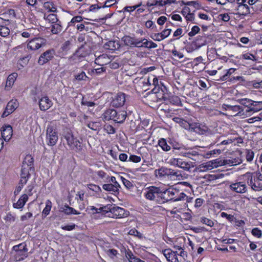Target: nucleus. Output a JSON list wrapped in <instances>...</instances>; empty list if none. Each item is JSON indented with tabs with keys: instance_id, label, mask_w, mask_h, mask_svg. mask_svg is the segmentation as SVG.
<instances>
[{
	"instance_id": "30",
	"label": "nucleus",
	"mask_w": 262,
	"mask_h": 262,
	"mask_svg": "<svg viewBox=\"0 0 262 262\" xmlns=\"http://www.w3.org/2000/svg\"><path fill=\"white\" fill-rule=\"evenodd\" d=\"M102 188L105 191L112 192V193H118L119 190L118 188H117L116 186H114V184L111 183L103 184Z\"/></svg>"
},
{
	"instance_id": "58",
	"label": "nucleus",
	"mask_w": 262,
	"mask_h": 262,
	"mask_svg": "<svg viewBox=\"0 0 262 262\" xmlns=\"http://www.w3.org/2000/svg\"><path fill=\"white\" fill-rule=\"evenodd\" d=\"M171 31V29L166 28L164 29L162 32H161L163 39L168 37L170 35Z\"/></svg>"
},
{
	"instance_id": "9",
	"label": "nucleus",
	"mask_w": 262,
	"mask_h": 262,
	"mask_svg": "<svg viewBox=\"0 0 262 262\" xmlns=\"http://www.w3.org/2000/svg\"><path fill=\"white\" fill-rule=\"evenodd\" d=\"M160 198L161 200V203H163L168 201H173L176 194H178V191L174 189H167L164 191H161Z\"/></svg>"
},
{
	"instance_id": "25",
	"label": "nucleus",
	"mask_w": 262,
	"mask_h": 262,
	"mask_svg": "<svg viewBox=\"0 0 262 262\" xmlns=\"http://www.w3.org/2000/svg\"><path fill=\"white\" fill-rule=\"evenodd\" d=\"M173 120L179 123L182 127L189 130L191 123H189L187 121L179 117H174Z\"/></svg>"
},
{
	"instance_id": "32",
	"label": "nucleus",
	"mask_w": 262,
	"mask_h": 262,
	"mask_svg": "<svg viewBox=\"0 0 262 262\" xmlns=\"http://www.w3.org/2000/svg\"><path fill=\"white\" fill-rule=\"evenodd\" d=\"M43 8L49 12H56L57 9L54 3L52 2H46L43 3Z\"/></svg>"
},
{
	"instance_id": "43",
	"label": "nucleus",
	"mask_w": 262,
	"mask_h": 262,
	"mask_svg": "<svg viewBox=\"0 0 262 262\" xmlns=\"http://www.w3.org/2000/svg\"><path fill=\"white\" fill-rule=\"evenodd\" d=\"M252 177H253L254 181H262V174L259 172H256L254 173H251Z\"/></svg>"
},
{
	"instance_id": "39",
	"label": "nucleus",
	"mask_w": 262,
	"mask_h": 262,
	"mask_svg": "<svg viewBox=\"0 0 262 262\" xmlns=\"http://www.w3.org/2000/svg\"><path fill=\"white\" fill-rule=\"evenodd\" d=\"M87 187L90 190L95 192L97 194H100L102 191L101 188L96 184H89L87 185Z\"/></svg>"
},
{
	"instance_id": "5",
	"label": "nucleus",
	"mask_w": 262,
	"mask_h": 262,
	"mask_svg": "<svg viewBox=\"0 0 262 262\" xmlns=\"http://www.w3.org/2000/svg\"><path fill=\"white\" fill-rule=\"evenodd\" d=\"M63 137L67 141L68 145L69 146L72 150L75 151H79L80 149V143L75 138L73 135L72 132L67 129L63 132L62 135Z\"/></svg>"
},
{
	"instance_id": "40",
	"label": "nucleus",
	"mask_w": 262,
	"mask_h": 262,
	"mask_svg": "<svg viewBox=\"0 0 262 262\" xmlns=\"http://www.w3.org/2000/svg\"><path fill=\"white\" fill-rule=\"evenodd\" d=\"M62 30L61 26L57 23H55L52 25L51 32L53 34H57Z\"/></svg>"
},
{
	"instance_id": "11",
	"label": "nucleus",
	"mask_w": 262,
	"mask_h": 262,
	"mask_svg": "<svg viewBox=\"0 0 262 262\" xmlns=\"http://www.w3.org/2000/svg\"><path fill=\"white\" fill-rule=\"evenodd\" d=\"M152 86L154 88H152L150 92H147V94L150 92L154 94L161 93L163 95L168 94L169 91L168 88L164 85L163 83H152Z\"/></svg>"
},
{
	"instance_id": "63",
	"label": "nucleus",
	"mask_w": 262,
	"mask_h": 262,
	"mask_svg": "<svg viewBox=\"0 0 262 262\" xmlns=\"http://www.w3.org/2000/svg\"><path fill=\"white\" fill-rule=\"evenodd\" d=\"M75 228V225L74 224L72 225H66V226H62L61 227V228L63 230H68V231L72 230L74 229Z\"/></svg>"
},
{
	"instance_id": "2",
	"label": "nucleus",
	"mask_w": 262,
	"mask_h": 262,
	"mask_svg": "<svg viewBox=\"0 0 262 262\" xmlns=\"http://www.w3.org/2000/svg\"><path fill=\"white\" fill-rule=\"evenodd\" d=\"M126 116L127 113L126 111H117L113 109L107 110L102 115V117L104 121L112 120L119 123H122L125 120Z\"/></svg>"
},
{
	"instance_id": "19",
	"label": "nucleus",
	"mask_w": 262,
	"mask_h": 262,
	"mask_svg": "<svg viewBox=\"0 0 262 262\" xmlns=\"http://www.w3.org/2000/svg\"><path fill=\"white\" fill-rule=\"evenodd\" d=\"M122 40L124 42L125 46L138 47L142 41L130 36H125L122 38Z\"/></svg>"
},
{
	"instance_id": "24",
	"label": "nucleus",
	"mask_w": 262,
	"mask_h": 262,
	"mask_svg": "<svg viewBox=\"0 0 262 262\" xmlns=\"http://www.w3.org/2000/svg\"><path fill=\"white\" fill-rule=\"evenodd\" d=\"M33 162L34 159L33 157L31 155H28L24 158L22 166L31 167L32 169H34L33 167Z\"/></svg>"
},
{
	"instance_id": "6",
	"label": "nucleus",
	"mask_w": 262,
	"mask_h": 262,
	"mask_svg": "<svg viewBox=\"0 0 262 262\" xmlns=\"http://www.w3.org/2000/svg\"><path fill=\"white\" fill-rule=\"evenodd\" d=\"M160 195H162L161 189L155 186L149 187L144 193V196L147 199L155 201L160 204L161 202Z\"/></svg>"
},
{
	"instance_id": "59",
	"label": "nucleus",
	"mask_w": 262,
	"mask_h": 262,
	"mask_svg": "<svg viewBox=\"0 0 262 262\" xmlns=\"http://www.w3.org/2000/svg\"><path fill=\"white\" fill-rule=\"evenodd\" d=\"M117 254L118 251L115 249H110L107 251V254L111 258H114Z\"/></svg>"
},
{
	"instance_id": "38",
	"label": "nucleus",
	"mask_w": 262,
	"mask_h": 262,
	"mask_svg": "<svg viewBox=\"0 0 262 262\" xmlns=\"http://www.w3.org/2000/svg\"><path fill=\"white\" fill-rule=\"evenodd\" d=\"M52 208V202L49 200H48L46 202V207L42 211V214H44L45 216L48 215Z\"/></svg>"
},
{
	"instance_id": "1",
	"label": "nucleus",
	"mask_w": 262,
	"mask_h": 262,
	"mask_svg": "<svg viewBox=\"0 0 262 262\" xmlns=\"http://www.w3.org/2000/svg\"><path fill=\"white\" fill-rule=\"evenodd\" d=\"M102 211L108 213L109 217L120 219L129 215V211L124 208L118 207L115 204H108L102 208Z\"/></svg>"
},
{
	"instance_id": "34",
	"label": "nucleus",
	"mask_w": 262,
	"mask_h": 262,
	"mask_svg": "<svg viewBox=\"0 0 262 262\" xmlns=\"http://www.w3.org/2000/svg\"><path fill=\"white\" fill-rule=\"evenodd\" d=\"M168 170H169V168L162 167L158 169L155 170V172L156 174H158L159 176V177H165V176L168 177V175L169 173Z\"/></svg>"
},
{
	"instance_id": "47",
	"label": "nucleus",
	"mask_w": 262,
	"mask_h": 262,
	"mask_svg": "<svg viewBox=\"0 0 262 262\" xmlns=\"http://www.w3.org/2000/svg\"><path fill=\"white\" fill-rule=\"evenodd\" d=\"M46 19L51 22L52 24H55L58 21L57 15L54 14H50L47 16Z\"/></svg>"
},
{
	"instance_id": "61",
	"label": "nucleus",
	"mask_w": 262,
	"mask_h": 262,
	"mask_svg": "<svg viewBox=\"0 0 262 262\" xmlns=\"http://www.w3.org/2000/svg\"><path fill=\"white\" fill-rule=\"evenodd\" d=\"M106 70V68H104V67H101V68H98V69H94L92 71V72L94 74H101L102 72H105Z\"/></svg>"
},
{
	"instance_id": "26",
	"label": "nucleus",
	"mask_w": 262,
	"mask_h": 262,
	"mask_svg": "<svg viewBox=\"0 0 262 262\" xmlns=\"http://www.w3.org/2000/svg\"><path fill=\"white\" fill-rule=\"evenodd\" d=\"M95 62L98 64L103 66L109 63V58L107 55L102 54L96 58Z\"/></svg>"
},
{
	"instance_id": "41",
	"label": "nucleus",
	"mask_w": 262,
	"mask_h": 262,
	"mask_svg": "<svg viewBox=\"0 0 262 262\" xmlns=\"http://www.w3.org/2000/svg\"><path fill=\"white\" fill-rule=\"evenodd\" d=\"M10 31L7 26H0V35L6 37L10 34Z\"/></svg>"
},
{
	"instance_id": "48",
	"label": "nucleus",
	"mask_w": 262,
	"mask_h": 262,
	"mask_svg": "<svg viewBox=\"0 0 262 262\" xmlns=\"http://www.w3.org/2000/svg\"><path fill=\"white\" fill-rule=\"evenodd\" d=\"M128 234L129 235L138 237L140 238L142 237V234L135 228L130 229L128 232Z\"/></svg>"
},
{
	"instance_id": "3",
	"label": "nucleus",
	"mask_w": 262,
	"mask_h": 262,
	"mask_svg": "<svg viewBox=\"0 0 262 262\" xmlns=\"http://www.w3.org/2000/svg\"><path fill=\"white\" fill-rule=\"evenodd\" d=\"M189 130L195 132L200 135L206 134L207 136H213L215 138V140L211 144L212 145L217 143L221 138V136H220L217 133L213 134L207 126L199 123H191Z\"/></svg>"
},
{
	"instance_id": "50",
	"label": "nucleus",
	"mask_w": 262,
	"mask_h": 262,
	"mask_svg": "<svg viewBox=\"0 0 262 262\" xmlns=\"http://www.w3.org/2000/svg\"><path fill=\"white\" fill-rule=\"evenodd\" d=\"M200 30V29L198 26H194L192 28L191 31L188 33V35L190 37L193 36L199 33Z\"/></svg>"
},
{
	"instance_id": "52",
	"label": "nucleus",
	"mask_w": 262,
	"mask_h": 262,
	"mask_svg": "<svg viewBox=\"0 0 262 262\" xmlns=\"http://www.w3.org/2000/svg\"><path fill=\"white\" fill-rule=\"evenodd\" d=\"M17 77V73L15 72L13 73L8 76L6 82H15Z\"/></svg>"
},
{
	"instance_id": "42",
	"label": "nucleus",
	"mask_w": 262,
	"mask_h": 262,
	"mask_svg": "<svg viewBox=\"0 0 262 262\" xmlns=\"http://www.w3.org/2000/svg\"><path fill=\"white\" fill-rule=\"evenodd\" d=\"M201 222L203 224H206L210 227H213L214 225V223L212 220H211L207 217H201Z\"/></svg>"
},
{
	"instance_id": "28",
	"label": "nucleus",
	"mask_w": 262,
	"mask_h": 262,
	"mask_svg": "<svg viewBox=\"0 0 262 262\" xmlns=\"http://www.w3.org/2000/svg\"><path fill=\"white\" fill-rule=\"evenodd\" d=\"M104 46L106 49L111 50H115L118 49L120 47V45L118 41H109L107 43L104 45Z\"/></svg>"
},
{
	"instance_id": "62",
	"label": "nucleus",
	"mask_w": 262,
	"mask_h": 262,
	"mask_svg": "<svg viewBox=\"0 0 262 262\" xmlns=\"http://www.w3.org/2000/svg\"><path fill=\"white\" fill-rule=\"evenodd\" d=\"M105 129L108 134H114L116 132L115 128L111 125L105 126Z\"/></svg>"
},
{
	"instance_id": "12",
	"label": "nucleus",
	"mask_w": 262,
	"mask_h": 262,
	"mask_svg": "<svg viewBox=\"0 0 262 262\" xmlns=\"http://www.w3.org/2000/svg\"><path fill=\"white\" fill-rule=\"evenodd\" d=\"M245 176L247 178V183L253 190L259 191L262 190V183L259 181H254L251 172H247Z\"/></svg>"
},
{
	"instance_id": "55",
	"label": "nucleus",
	"mask_w": 262,
	"mask_h": 262,
	"mask_svg": "<svg viewBox=\"0 0 262 262\" xmlns=\"http://www.w3.org/2000/svg\"><path fill=\"white\" fill-rule=\"evenodd\" d=\"M151 38L154 40L160 41L163 39L161 33H155L151 36Z\"/></svg>"
},
{
	"instance_id": "44",
	"label": "nucleus",
	"mask_w": 262,
	"mask_h": 262,
	"mask_svg": "<svg viewBox=\"0 0 262 262\" xmlns=\"http://www.w3.org/2000/svg\"><path fill=\"white\" fill-rule=\"evenodd\" d=\"M88 126L94 130H97L100 127V123L99 122H90L88 124Z\"/></svg>"
},
{
	"instance_id": "16",
	"label": "nucleus",
	"mask_w": 262,
	"mask_h": 262,
	"mask_svg": "<svg viewBox=\"0 0 262 262\" xmlns=\"http://www.w3.org/2000/svg\"><path fill=\"white\" fill-rule=\"evenodd\" d=\"M2 137L3 141H9L13 135L12 127L10 125H5L1 128Z\"/></svg>"
},
{
	"instance_id": "23",
	"label": "nucleus",
	"mask_w": 262,
	"mask_h": 262,
	"mask_svg": "<svg viewBox=\"0 0 262 262\" xmlns=\"http://www.w3.org/2000/svg\"><path fill=\"white\" fill-rule=\"evenodd\" d=\"M28 200L27 194H23L16 203H13V207L17 209H21L25 205Z\"/></svg>"
},
{
	"instance_id": "17",
	"label": "nucleus",
	"mask_w": 262,
	"mask_h": 262,
	"mask_svg": "<svg viewBox=\"0 0 262 262\" xmlns=\"http://www.w3.org/2000/svg\"><path fill=\"white\" fill-rule=\"evenodd\" d=\"M125 102V94L119 93L112 100L111 103L113 106L119 107L122 106Z\"/></svg>"
},
{
	"instance_id": "36",
	"label": "nucleus",
	"mask_w": 262,
	"mask_h": 262,
	"mask_svg": "<svg viewBox=\"0 0 262 262\" xmlns=\"http://www.w3.org/2000/svg\"><path fill=\"white\" fill-rule=\"evenodd\" d=\"M242 160L239 158H232L231 159L226 160L224 163L226 164H230L231 165H236L242 163Z\"/></svg>"
},
{
	"instance_id": "20",
	"label": "nucleus",
	"mask_w": 262,
	"mask_h": 262,
	"mask_svg": "<svg viewBox=\"0 0 262 262\" xmlns=\"http://www.w3.org/2000/svg\"><path fill=\"white\" fill-rule=\"evenodd\" d=\"M52 105V101L47 96L42 97L39 101V108L41 111L48 110Z\"/></svg>"
},
{
	"instance_id": "15",
	"label": "nucleus",
	"mask_w": 262,
	"mask_h": 262,
	"mask_svg": "<svg viewBox=\"0 0 262 262\" xmlns=\"http://www.w3.org/2000/svg\"><path fill=\"white\" fill-rule=\"evenodd\" d=\"M18 103L16 100H11L7 104L5 110L2 114L3 117H6L13 113L18 107Z\"/></svg>"
},
{
	"instance_id": "27",
	"label": "nucleus",
	"mask_w": 262,
	"mask_h": 262,
	"mask_svg": "<svg viewBox=\"0 0 262 262\" xmlns=\"http://www.w3.org/2000/svg\"><path fill=\"white\" fill-rule=\"evenodd\" d=\"M168 177H170L171 179L176 178L177 179L180 180L182 179L183 176L180 170H176L172 169L169 168Z\"/></svg>"
},
{
	"instance_id": "7",
	"label": "nucleus",
	"mask_w": 262,
	"mask_h": 262,
	"mask_svg": "<svg viewBox=\"0 0 262 262\" xmlns=\"http://www.w3.org/2000/svg\"><path fill=\"white\" fill-rule=\"evenodd\" d=\"M47 144L53 146L55 145L58 139L57 132L51 125H48L46 130Z\"/></svg>"
},
{
	"instance_id": "45",
	"label": "nucleus",
	"mask_w": 262,
	"mask_h": 262,
	"mask_svg": "<svg viewBox=\"0 0 262 262\" xmlns=\"http://www.w3.org/2000/svg\"><path fill=\"white\" fill-rule=\"evenodd\" d=\"M4 220L6 221V222L11 223L15 221V217L11 213H8L4 217Z\"/></svg>"
},
{
	"instance_id": "14",
	"label": "nucleus",
	"mask_w": 262,
	"mask_h": 262,
	"mask_svg": "<svg viewBox=\"0 0 262 262\" xmlns=\"http://www.w3.org/2000/svg\"><path fill=\"white\" fill-rule=\"evenodd\" d=\"M230 189L238 193H244L247 190V186L243 182L232 183L229 186Z\"/></svg>"
},
{
	"instance_id": "22",
	"label": "nucleus",
	"mask_w": 262,
	"mask_h": 262,
	"mask_svg": "<svg viewBox=\"0 0 262 262\" xmlns=\"http://www.w3.org/2000/svg\"><path fill=\"white\" fill-rule=\"evenodd\" d=\"M59 211L63 212L66 215L71 214H80V213L76 210L73 208L70 207L68 205L66 204L63 206H61L59 208Z\"/></svg>"
},
{
	"instance_id": "56",
	"label": "nucleus",
	"mask_w": 262,
	"mask_h": 262,
	"mask_svg": "<svg viewBox=\"0 0 262 262\" xmlns=\"http://www.w3.org/2000/svg\"><path fill=\"white\" fill-rule=\"evenodd\" d=\"M122 181L124 184V185L127 188L130 189L131 187L133 186L131 182L129 180L125 179V178L121 177Z\"/></svg>"
},
{
	"instance_id": "31",
	"label": "nucleus",
	"mask_w": 262,
	"mask_h": 262,
	"mask_svg": "<svg viewBox=\"0 0 262 262\" xmlns=\"http://www.w3.org/2000/svg\"><path fill=\"white\" fill-rule=\"evenodd\" d=\"M34 169H32L31 167H23L21 169L20 176L27 177L30 178L31 176L30 172H34Z\"/></svg>"
},
{
	"instance_id": "33",
	"label": "nucleus",
	"mask_w": 262,
	"mask_h": 262,
	"mask_svg": "<svg viewBox=\"0 0 262 262\" xmlns=\"http://www.w3.org/2000/svg\"><path fill=\"white\" fill-rule=\"evenodd\" d=\"M167 102L176 105H180L181 104V101L179 97L177 96H171L167 99Z\"/></svg>"
},
{
	"instance_id": "53",
	"label": "nucleus",
	"mask_w": 262,
	"mask_h": 262,
	"mask_svg": "<svg viewBox=\"0 0 262 262\" xmlns=\"http://www.w3.org/2000/svg\"><path fill=\"white\" fill-rule=\"evenodd\" d=\"M128 160L134 163H139L141 161V158L140 156L136 155H130L129 157Z\"/></svg>"
},
{
	"instance_id": "49",
	"label": "nucleus",
	"mask_w": 262,
	"mask_h": 262,
	"mask_svg": "<svg viewBox=\"0 0 262 262\" xmlns=\"http://www.w3.org/2000/svg\"><path fill=\"white\" fill-rule=\"evenodd\" d=\"M254 157V152L253 151L250 149L246 150V160L248 162H251L252 161Z\"/></svg>"
},
{
	"instance_id": "21",
	"label": "nucleus",
	"mask_w": 262,
	"mask_h": 262,
	"mask_svg": "<svg viewBox=\"0 0 262 262\" xmlns=\"http://www.w3.org/2000/svg\"><path fill=\"white\" fill-rule=\"evenodd\" d=\"M236 101L241 104L249 108H250L251 105L257 106L259 104H262V101H254L247 98L239 99Z\"/></svg>"
},
{
	"instance_id": "4",
	"label": "nucleus",
	"mask_w": 262,
	"mask_h": 262,
	"mask_svg": "<svg viewBox=\"0 0 262 262\" xmlns=\"http://www.w3.org/2000/svg\"><path fill=\"white\" fill-rule=\"evenodd\" d=\"M12 253L14 255V258L16 261L24 260L28 256V249L26 244L22 243L14 246Z\"/></svg>"
},
{
	"instance_id": "35",
	"label": "nucleus",
	"mask_w": 262,
	"mask_h": 262,
	"mask_svg": "<svg viewBox=\"0 0 262 262\" xmlns=\"http://www.w3.org/2000/svg\"><path fill=\"white\" fill-rule=\"evenodd\" d=\"M158 144L164 151H167L170 149V146L167 144L165 139H160L158 141Z\"/></svg>"
},
{
	"instance_id": "29",
	"label": "nucleus",
	"mask_w": 262,
	"mask_h": 262,
	"mask_svg": "<svg viewBox=\"0 0 262 262\" xmlns=\"http://www.w3.org/2000/svg\"><path fill=\"white\" fill-rule=\"evenodd\" d=\"M194 43L196 48L199 49L201 48L206 43L205 37L203 36H198L195 39V41H194Z\"/></svg>"
},
{
	"instance_id": "60",
	"label": "nucleus",
	"mask_w": 262,
	"mask_h": 262,
	"mask_svg": "<svg viewBox=\"0 0 262 262\" xmlns=\"http://www.w3.org/2000/svg\"><path fill=\"white\" fill-rule=\"evenodd\" d=\"M197 85L202 90H206L211 86V84L210 83H199V85Z\"/></svg>"
},
{
	"instance_id": "54",
	"label": "nucleus",
	"mask_w": 262,
	"mask_h": 262,
	"mask_svg": "<svg viewBox=\"0 0 262 262\" xmlns=\"http://www.w3.org/2000/svg\"><path fill=\"white\" fill-rule=\"evenodd\" d=\"M185 197H186V195L184 193L181 192L179 194H176L174 198L173 201L178 202L179 201H181L184 199Z\"/></svg>"
},
{
	"instance_id": "51",
	"label": "nucleus",
	"mask_w": 262,
	"mask_h": 262,
	"mask_svg": "<svg viewBox=\"0 0 262 262\" xmlns=\"http://www.w3.org/2000/svg\"><path fill=\"white\" fill-rule=\"evenodd\" d=\"M235 71V69L231 68L229 69L227 72V73L223 76V77L221 78V80L223 81H225L227 80L228 76H230L232 73L234 72Z\"/></svg>"
},
{
	"instance_id": "46",
	"label": "nucleus",
	"mask_w": 262,
	"mask_h": 262,
	"mask_svg": "<svg viewBox=\"0 0 262 262\" xmlns=\"http://www.w3.org/2000/svg\"><path fill=\"white\" fill-rule=\"evenodd\" d=\"M251 233L252 235L258 238H260L262 236V232L258 228H254L252 230Z\"/></svg>"
},
{
	"instance_id": "8",
	"label": "nucleus",
	"mask_w": 262,
	"mask_h": 262,
	"mask_svg": "<svg viewBox=\"0 0 262 262\" xmlns=\"http://www.w3.org/2000/svg\"><path fill=\"white\" fill-rule=\"evenodd\" d=\"M171 163L176 166L180 167L183 169L189 171L191 168L194 166V163L191 161H185L180 158H173L171 160Z\"/></svg>"
},
{
	"instance_id": "37",
	"label": "nucleus",
	"mask_w": 262,
	"mask_h": 262,
	"mask_svg": "<svg viewBox=\"0 0 262 262\" xmlns=\"http://www.w3.org/2000/svg\"><path fill=\"white\" fill-rule=\"evenodd\" d=\"M75 79L77 81H87L89 80V78L86 75L85 72L81 71L79 73L76 74L74 75Z\"/></svg>"
},
{
	"instance_id": "57",
	"label": "nucleus",
	"mask_w": 262,
	"mask_h": 262,
	"mask_svg": "<svg viewBox=\"0 0 262 262\" xmlns=\"http://www.w3.org/2000/svg\"><path fill=\"white\" fill-rule=\"evenodd\" d=\"M222 217H226L229 221L232 222L234 219V216L231 214H228L227 213L223 212L221 213Z\"/></svg>"
},
{
	"instance_id": "13",
	"label": "nucleus",
	"mask_w": 262,
	"mask_h": 262,
	"mask_svg": "<svg viewBox=\"0 0 262 262\" xmlns=\"http://www.w3.org/2000/svg\"><path fill=\"white\" fill-rule=\"evenodd\" d=\"M54 51L53 50H48L43 53L40 56L38 62L40 65H43L52 59L54 57Z\"/></svg>"
},
{
	"instance_id": "64",
	"label": "nucleus",
	"mask_w": 262,
	"mask_h": 262,
	"mask_svg": "<svg viewBox=\"0 0 262 262\" xmlns=\"http://www.w3.org/2000/svg\"><path fill=\"white\" fill-rule=\"evenodd\" d=\"M167 21V18L164 16H160L157 19V23L160 25H163Z\"/></svg>"
},
{
	"instance_id": "18",
	"label": "nucleus",
	"mask_w": 262,
	"mask_h": 262,
	"mask_svg": "<svg viewBox=\"0 0 262 262\" xmlns=\"http://www.w3.org/2000/svg\"><path fill=\"white\" fill-rule=\"evenodd\" d=\"M163 253L167 261L169 262H179L177 252H174L170 249H167L163 250Z\"/></svg>"
},
{
	"instance_id": "10",
	"label": "nucleus",
	"mask_w": 262,
	"mask_h": 262,
	"mask_svg": "<svg viewBox=\"0 0 262 262\" xmlns=\"http://www.w3.org/2000/svg\"><path fill=\"white\" fill-rule=\"evenodd\" d=\"M45 45L46 40L44 38H35L28 42L27 48L31 50H36Z\"/></svg>"
}]
</instances>
